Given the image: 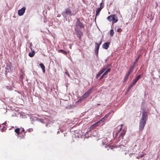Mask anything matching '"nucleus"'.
Segmentation results:
<instances>
[{
	"label": "nucleus",
	"mask_w": 160,
	"mask_h": 160,
	"mask_svg": "<svg viewBox=\"0 0 160 160\" xmlns=\"http://www.w3.org/2000/svg\"><path fill=\"white\" fill-rule=\"evenodd\" d=\"M98 122H97L96 123H95L91 126L90 127V128H88V129H89L88 130V131L91 130V129H93L94 127H96L98 125Z\"/></svg>",
	"instance_id": "14"
},
{
	"label": "nucleus",
	"mask_w": 160,
	"mask_h": 160,
	"mask_svg": "<svg viewBox=\"0 0 160 160\" xmlns=\"http://www.w3.org/2000/svg\"><path fill=\"white\" fill-rule=\"evenodd\" d=\"M110 43L109 42H107L104 43L102 45L103 48L105 49H107L109 47V44Z\"/></svg>",
	"instance_id": "11"
},
{
	"label": "nucleus",
	"mask_w": 160,
	"mask_h": 160,
	"mask_svg": "<svg viewBox=\"0 0 160 160\" xmlns=\"http://www.w3.org/2000/svg\"><path fill=\"white\" fill-rule=\"evenodd\" d=\"M147 116V113L144 111L142 112V118L140 121L139 129V130H142L146 124V117Z\"/></svg>",
	"instance_id": "1"
},
{
	"label": "nucleus",
	"mask_w": 160,
	"mask_h": 160,
	"mask_svg": "<svg viewBox=\"0 0 160 160\" xmlns=\"http://www.w3.org/2000/svg\"><path fill=\"white\" fill-rule=\"evenodd\" d=\"M101 44V41L99 43H96V49L95 50V52L96 53H98V50L99 48V46Z\"/></svg>",
	"instance_id": "10"
},
{
	"label": "nucleus",
	"mask_w": 160,
	"mask_h": 160,
	"mask_svg": "<svg viewBox=\"0 0 160 160\" xmlns=\"http://www.w3.org/2000/svg\"><path fill=\"white\" fill-rule=\"evenodd\" d=\"M26 8L25 7H23L18 11V13L19 16H21L23 15L25 12Z\"/></svg>",
	"instance_id": "7"
},
{
	"label": "nucleus",
	"mask_w": 160,
	"mask_h": 160,
	"mask_svg": "<svg viewBox=\"0 0 160 160\" xmlns=\"http://www.w3.org/2000/svg\"><path fill=\"white\" fill-rule=\"evenodd\" d=\"M111 71V69L110 68H108L106 71L107 72H110Z\"/></svg>",
	"instance_id": "38"
},
{
	"label": "nucleus",
	"mask_w": 160,
	"mask_h": 160,
	"mask_svg": "<svg viewBox=\"0 0 160 160\" xmlns=\"http://www.w3.org/2000/svg\"><path fill=\"white\" fill-rule=\"evenodd\" d=\"M121 130H122V129L120 128V129L116 133V136H118V134L121 131Z\"/></svg>",
	"instance_id": "33"
},
{
	"label": "nucleus",
	"mask_w": 160,
	"mask_h": 160,
	"mask_svg": "<svg viewBox=\"0 0 160 160\" xmlns=\"http://www.w3.org/2000/svg\"><path fill=\"white\" fill-rule=\"evenodd\" d=\"M126 131L125 130H123L122 132L121 133V135L123 137L125 134Z\"/></svg>",
	"instance_id": "21"
},
{
	"label": "nucleus",
	"mask_w": 160,
	"mask_h": 160,
	"mask_svg": "<svg viewBox=\"0 0 160 160\" xmlns=\"http://www.w3.org/2000/svg\"><path fill=\"white\" fill-rule=\"evenodd\" d=\"M46 126L47 127H48V124H46Z\"/></svg>",
	"instance_id": "44"
},
{
	"label": "nucleus",
	"mask_w": 160,
	"mask_h": 160,
	"mask_svg": "<svg viewBox=\"0 0 160 160\" xmlns=\"http://www.w3.org/2000/svg\"><path fill=\"white\" fill-rule=\"evenodd\" d=\"M110 114V113H108L102 119L101 121H103L106 118H107L109 115Z\"/></svg>",
	"instance_id": "18"
},
{
	"label": "nucleus",
	"mask_w": 160,
	"mask_h": 160,
	"mask_svg": "<svg viewBox=\"0 0 160 160\" xmlns=\"http://www.w3.org/2000/svg\"><path fill=\"white\" fill-rule=\"evenodd\" d=\"M59 52L62 53L66 55L67 54V52L63 50H59Z\"/></svg>",
	"instance_id": "23"
},
{
	"label": "nucleus",
	"mask_w": 160,
	"mask_h": 160,
	"mask_svg": "<svg viewBox=\"0 0 160 160\" xmlns=\"http://www.w3.org/2000/svg\"><path fill=\"white\" fill-rule=\"evenodd\" d=\"M20 132H25V133H26V132L25 131V130L23 128H22L21 129V130Z\"/></svg>",
	"instance_id": "34"
},
{
	"label": "nucleus",
	"mask_w": 160,
	"mask_h": 160,
	"mask_svg": "<svg viewBox=\"0 0 160 160\" xmlns=\"http://www.w3.org/2000/svg\"><path fill=\"white\" fill-rule=\"evenodd\" d=\"M114 33V32L113 30V29H111L110 30V35L112 37L113 36Z\"/></svg>",
	"instance_id": "25"
},
{
	"label": "nucleus",
	"mask_w": 160,
	"mask_h": 160,
	"mask_svg": "<svg viewBox=\"0 0 160 160\" xmlns=\"http://www.w3.org/2000/svg\"><path fill=\"white\" fill-rule=\"evenodd\" d=\"M113 15H112L108 16L107 17V19L110 21L111 22L112 20V17Z\"/></svg>",
	"instance_id": "19"
},
{
	"label": "nucleus",
	"mask_w": 160,
	"mask_h": 160,
	"mask_svg": "<svg viewBox=\"0 0 160 160\" xmlns=\"http://www.w3.org/2000/svg\"><path fill=\"white\" fill-rule=\"evenodd\" d=\"M75 30L76 31V34L77 35V37L79 39H80L83 35L82 32L77 28L75 29Z\"/></svg>",
	"instance_id": "5"
},
{
	"label": "nucleus",
	"mask_w": 160,
	"mask_h": 160,
	"mask_svg": "<svg viewBox=\"0 0 160 160\" xmlns=\"http://www.w3.org/2000/svg\"><path fill=\"white\" fill-rule=\"evenodd\" d=\"M26 136L25 132H20L19 134L18 135V137L20 139H23L25 138Z\"/></svg>",
	"instance_id": "8"
},
{
	"label": "nucleus",
	"mask_w": 160,
	"mask_h": 160,
	"mask_svg": "<svg viewBox=\"0 0 160 160\" xmlns=\"http://www.w3.org/2000/svg\"><path fill=\"white\" fill-rule=\"evenodd\" d=\"M4 123H3L2 124V125H4Z\"/></svg>",
	"instance_id": "46"
},
{
	"label": "nucleus",
	"mask_w": 160,
	"mask_h": 160,
	"mask_svg": "<svg viewBox=\"0 0 160 160\" xmlns=\"http://www.w3.org/2000/svg\"><path fill=\"white\" fill-rule=\"evenodd\" d=\"M39 120L41 122H43V120L42 119H39Z\"/></svg>",
	"instance_id": "41"
},
{
	"label": "nucleus",
	"mask_w": 160,
	"mask_h": 160,
	"mask_svg": "<svg viewBox=\"0 0 160 160\" xmlns=\"http://www.w3.org/2000/svg\"><path fill=\"white\" fill-rule=\"evenodd\" d=\"M93 89V87L91 88L82 96V98L85 99L88 97L90 95V93L92 92Z\"/></svg>",
	"instance_id": "3"
},
{
	"label": "nucleus",
	"mask_w": 160,
	"mask_h": 160,
	"mask_svg": "<svg viewBox=\"0 0 160 160\" xmlns=\"http://www.w3.org/2000/svg\"><path fill=\"white\" fill-rule=\"evenodd\" d=\"M140 55H139V56H138V58L135 60L134 62H133V64H134L135 65L137 63V62L138 61L139 58L140 57Z\"/></svg>",
	"instance_id": "22"
},
{
	"label": "nucleus",
	"mask_w": 160,
	"mask_h": 160,
	"mask_svg": "<svg viewBox=\"0 0 160 160\" xmlns=\"http://www.w3.org/2000/svg\"><path fill=\"white\" fill-rule=\"evenodd\" d=\"M76 26L79 27L80 28H83L84 27L82 23L80 21L79 19H78L77 20L76 22Z\"/></svg>",
	"instance_id": "6"
},
{
	"label": "nucleus",
	"mask_w": 160,
	"mask_h": 160,
	"mask_svg": "<svg viewBox=\"0 0 160 160\" xmlns=\"http://www.w3.org/2000/svg\"><path fill=\"white\" fill-rule=\"evenodd\" d=\"M129 75H130L129 74L127 73V74L125 76V77L124 78V79L123 80L124 82H125L127 81Z\"/></svg>",
	"instance_id": "17"
},
{
	"label": "nucleus",
	"mask_w": 160,
	"mask_h": 160,
	"mask_svg": "<svg viewBox=\"0 0 160 160\" xmlns=\"http://www.w3.org/2000/svg\"><path fill=\"white\" fill-rule=\"evenodd\" d=\"M132 71L129 70L127 73L130 75V74H131V72Z\"/></svg>",
	"instance_id": "36"
},
{
	"label": "nucleus",
	"mask_w": 160,
	"mask_h": 160,
	"mask_svg": "<svg viewBox=\"0 0 160 160\" xmlns=\"http://www.w3.org/2000/svg\"><path fill=\"white\" fill-rule=\"evenodd\" d=\"M0 127H1V125H0ZM6 128L4 126H3L2 127V128L1 129L0 128V131L2 132L4 131L5 130H6Z\"/></svg>",
	"instance_id": "24"
},
{
	"label": "nucleus",
	"mask_w": 160,
	"mask_h": 160,
	"mask_svg": "<svg viewBox=\"0 0 160 160\" xmlns=\"http://www.w3.org/2000/svg\"><path fill=\"white\" fill-rule=\"evenodd\" d=\"M85 98H82V96L80 98L78 99V100L77 101L78 102H80L82 100H83Z\"/></svg>",
	"instance_id": "27"
},
{
	"label": "nucleus",
	"mask_w": 160,
	"mask_h": 160,
	"mask_svg": "<svg viewBox=\"0 0 160 160\" xmlns=\"http://www.w3.org/2000/svg\"><path fill=\"white\" fill-rule=\"evenodd\" d=\"M106 68H103V69H102L101 70H100L99 72H98V73L97 74V75H96V78H98L100 76V75L103 72H104V71L106 70Z\"/></svg>",
	"instance_id": "9"
},
{
	"label": "nucleus",
	"mask_w": 160,
	"mask_h": 160,
	"mask_svg": "<svg viewBox=\"0 0 160 160\" xmlns=\"http://www.w3.org/2000/svg\"><path fill=\"white\" fill-rule=\"evenodd\" d=\"M135 66V65L133 64L132 66H131L129 70L133 71L134 69Z\"/></svg>",
	"instance_id": "31"
},
{
	"label": "nucleus",
	"mask_w": 160,
	"mask_h": 160,
	"mask_svg": "<svg viewBox=\"0 0 160 160\" xmlns=\"http://www.w3.org/2000/svg\"><path fill=\"white\" fill-rule=\"evenodd\" d=\"M65 74H66V75H68V76L69 77V76H70V75H69V74L68 73V72H65Z\"/></svg>",
	"instance_id": "39"
},
{
	"label": "nucleus",
	"mask_w": 160,
	"mask_h": 160,
	"mask_svg": "<svg viewBox=\"0 0 160 160\" xmlns=\"http://www.w3.org/2000/svg\"><path fill=\"white\" fill-rule=\"evenodd\" d=\"M32 43H30V48L31 50H32Z\"/></svg>",
	"instance_id": "35"
},
{
	"label": "nucleus",
	"mask_w": 160,
	"mask_h": 160,
	"mask_svg": "<svg viewBox=\"0 0 160 160\" xmlns=\"http://www.w3.org/2000/svg\"><path fill=\"white\" fill-rule=\"evenodd\" d=\"M71 11L70 9L69 8H67L65 9L64 11L62 12V14L64 16H65L67 15H72L71 14Z\"/></svg>",
	"instance_id": "4"
},
{
	"label": "nucleus",
	"mask_w": 160,
	"mask_h": 160,
	"mask_svg": "<svg viewBox=\"0 0 160 160\" xmlns=\"http://www.w3.org/2000/svg\"><path fill=\"white\" fill-rule=\"evenodd\" d=\"M124 126L123 124H121V128H121L122 129V127H123Z\"/></svg>",
	"instance_id": "42"
},
{
	"label": "nucleus",
	"mask_w": 160,
	"mask_h": 160,
	"mask_svg": "<svg viewBox=\"0 0 160 160\" xmlns=\"http://www.w3.org/2000/svg\"><path fill=\"white\" fill-rule=\"evenodd\" d=\"M85 98H82V96L80 98L78 99V100L77 101L78 102H80L82 100H83Z\"/></svg>",
	"instance_id": "29"
},
{
	"label": "nucleus",
	"mask_w": 160,
	"mask_h": 160,
	"mask_svg": "<svg viewBox=\"0 0 160 160\" xmlns=\"http://www.w3.org/2000/svg\"><path fill=\"white\" fill-rule=\"evenodd\" d=\"M121 30V28H119L117 29V31L118 32H120V31Z\"/></svg>",
	"instance_id": "43"
},
{
	"label": "nucleus",
	"mask_w": 160,
	"mask_h": 160,
	"mask_svg": "<svg viewBox=\"0 0 160 160\" xmlns=\"http://www.w3.org/2000/svg\"><path fill=\"white\" fill-rule=\"evenodd\" d=\"M112 23H115L117 22L118 19L117 16L115 15H113L112 17Z\"/></svg>",
	"instance_id": "12"
},
{
	"label": "nucleus",
	"mask_w": 160,
	"mask_h": 160,
	"mask_svg": "<svg viewBox=\"0 0 160 160\" xmlns=\"http://www.w3.org/2000/svg\"><path fill=\"white\" fill-rule=\"evenodd\" d=\"M14 131L17 134L18 136L20 133V129L19 128H16L14 130Z\"/></svg>",
	"instance_id": "16"
},
{
	"label": "nucleus",
	"mask_w": 160,
	"mask_h": 160,
	"mask_svg": "<svg viewBox=\"0 0 160 160\" xmlns=\"http://www.w3.org/2000/svg\"><path fill=\"white\" fill-rule=\"evenodd\" d=\"M85 98H82V96L80 98L78 99V100L77 101L78 102H80L82 100H83Z\"/></svg>",
	"instance_id": "30"
},
{
	"label": "nucleus",
	"mask_w": 160,
	"mask_h": 160,
	"mask_svg": "<svg viewBox=\"0 0 160 160\" xmlns=\"http://www.w3.org/2000/svg\"><path fill=\"white\" fill-rule=\"evenodd\" d=\"M142 75V74L141 75H138L135 79H133L132 82L130 84L128 88V89L130 90L133 86L137 81L140 79Z\"/></svg>",
	"instance_id": "2"
},
{
	"label": "nucleus",
	"mask_w": 160,
	"mask_h": 160,
	"mask_svg": "<svg viewBox=\"0 0 160 160\" xmlns=\"http://www.w3.org/2000/svg\"><path fill=\"white\" fill-rule=\"evenodd\" d=\"M137 147V145H135V146H134V148H135V147Z\"/></svg>",
	"instance_id": "45"
},
{
	"label": "nucleus",
	"mask_w": 160,
	"mask_h": 160,
	"mask_svg": "<svg viewBox=\"0 0 160 160\" xmlns=\"http://www.w3.org/2000/svg\"><path fill=\"white\" fill-rule=\"evenodd\" d=\"M97 105H100V104H98Z\"/></svg>",
	"instance_id": "47"
},
{
	"label": "nucleus",
	"mask_w": 160,
	"mask_h": 160,
	"mask_svg": "<svg viewBox=\"0 0 160 160\" xmlns=\"http://www.w3.org/2000/svg\"><path fill=\"white\" fill-rule=\"evenodd\" d=\"M121 130H122V129L120 128V129L116 133V136H118V134L121 131Z\"/></svg>",
	"instance_id": "32"
},
{
	"label": "nucleus",
	"mask_w": 160,
	"mask_h": 160,
	"mask_svg": "<svg viewBox=\"0 0 160 160\" xmlns=\"http://www.w3.org/2000/svg\"><path fill=\"white\" fill-rule=\"evenodd\" d=\"M108 72H107L106 71L104 72V73H103L104 74V75H107L108 73Z\"/></svg>",
	"instance_id": "40"
},
{
	"label": "nucleus",
	"mask_w": 160,
	"mask_h": 160,
	"mask_svg": "<svg viewBox=\"0 0 160 160\" xmlns=\"http://www.w3.org/2000/svg\"><path fill=\"white\" fill-rule=\"evenodd\" d=\"M109 66V65H108V66L106 68H107V67H108Z\"/></svg>",
	"instance_id": "48"
},
{
	"label": "nucleus",
	"mask_w": 160,
	"mask_h": 160,
	"mask_svg": "<svg viewBox=\"0 0 160 160\" xmlns=\"http://www.w3.org/2000/svg\"><path fill=\"white\" fill-rule=\"evenodd\" d=\"M101 10H99V9H98L96 11V17L95 18V19H96V17L98 16L100 13V12Z\"/></svg>",
	"instance_id": "20"
},
{
	"label": "nucleus",
	"mask_w": 160,
	"mask_h": 160,
	"mask_svg": "<svg viewBox=\"0 0 160 160\" xmlns=\"http://www.w3.org/2000/svg\"><path fill=\"white\" fill-rule=\"evenodd\" d=\"M85 98H82V96L80 98L78 99V100L77 101L78 102H80L82 100H83Z\"/></svg>",
	"instance_id": "28"
},
{
	"label": "nucleus",
	"mask_w": 160,
	"mask_h": 160,
	"mask_svg": "<svg viewBox=\"0 0 160 160\" xmlns=\"http://www.w3.org/2000/svg\"><path fill=\"white\" fill-rule=\"evenodd\" d=\"M39 65L40 66L43 72L44 73L45 71V67L43 64L41 63Z\"/></svg>",
	"instance_id": "15"
},
{
	"label": "nucleus",
	"mask_w": 160,
	"mask_h": 160,
	"mask_svg": "<svg viewBox=\"0 0 160 160\" xmlns=\"http://www.w3.org/2000/svg\"><path fill=\"white\" fill-rule=\"evenodd\" d=\"M105 76V75H104V74H103L100 77V80H101V79H102V78H103L104 76Z\"/></svg>",
	"instance_id": "37"
},
{
	"label": "nucleus",
	"mask_w": 160,
	"mask_h": 160,
	"mask_svg": "<svg viewBox=\"0 0 160 160\" xmlns=\"http://www.w3.org/2000/svg\"><path fill=\"white\" fill-rule=\"evenodd\" d=\"M103 6L102 4V2L100 3V7L99 8H98V9L101 11V10L103 8Z\"/></svg>",
	"instance_id": "26"
},
{
	"label": "nucleus",
	"mask_w": 160,
	"mask_h": 160,
	"mask_svg": "<svg viewBox=\"0 0 160 160\" xmlns=\"http://www.w3.org/2000/svg\"><path fill=\"white\" fill-rule=\"evenodd\" d=\"M32 52H30L29 53L28 56L31 57L32 58L35 55V51L34 50H32H32H31Z\"/></svg>",
	"instance_id": "13"
}]
</instances>
